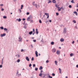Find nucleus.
<instances>
[{
	"label": "nucleus",
	"instance_id": "13d9d810",
	"mask_svg": "<svg viewBox=\"0 0 78 78\" xmlns=\"http://www.w3.org/2000/svg\"><path fill=\"white\" fill-rule=\"evenodd\" d=\"M75 28L76 29H78V28H77V27H76V26H75Z\"/></svg>",
	"mask_w": 78,
	"mask_h": 78
},
{
	"label": "nucleus",
	"instance_id": "f704fd0d",
	"mask_svg": "<svg viewBox=\"0 0 78 78\" xmlns=\"http://www.w3.org/2000/svg\"><path fill=\"white\" fill-rule=\"evenodd\" d=\"M20 59H19L17 60V62H20Z\"/></svg>",
	"mask_w": 78,
	"mask_h": 78
},
{
	"label": "nucleus",
	"instance_id": "49530a36",
	"mask_svg": "<svg viewBox=\"0 0 78 78\" xmlns=\"http://www.w3.org/2000/svg\"><path fill=\"white\" fill-rule=\"evenodd\" d=\"M35 66H36V65L35 64H34L33 65V67H35Z\"/></svg>",
	"mask_w": 78,
	"mask_h": 78
},
{
	"label": "nucleus",
	"instance_id": "0e129e2a",
	"mask_svg": "<svg viewBox=\"0 0 78 78\" xmlns=\"http://www.w3.org/2000/svg\"><path fill=\"white\" fill-rule=\"evenodd\" d=\"M59 72L60 73H61V70L59 71Z\"/></svg>",
	"mask_w": 78,
	"mask_h": 78
},
{
	"label": "nucleus",
	"instance_id": "9d476101",
	"mask_svg": "<svg viewBox=\"0 0 78 78\" xmlns=\"http://www.w3.org/2000/svg\"><path fill=\"white\" fill-rule=\"evenodd\" d=\"M21 19H20V18L19 19H17L16 20L17 21V20H18V22H20V21H21Z\"/></svg>",
	"mask_w": 78,
	"mask_h": 78
},
{
	"label": "nucleus",
	"instance_id": "39448f33",
	"mask_svg": "<svg viewBox=\"0 0 78 78\" xmlns=\"http://www.w3.org/2000/svg\"><path fill=\"white\" fill-rule=\"evenodd\" d=\"M66 32H67V31H66V28H64L63 30V34H65Z\"/></svg>",
	"mask_w": 78,
	"mask_h": 78
},
{
	"label": "nucleus",
	"instance_id": "ddd939ff",
	"mask_svg": "<svg viewBox=\"0 0 78 78\" xmlns=\"http://www.w3.org/2000/svg\"><path fill=\"white\" fill-rule=\"evenodd\" d=\"M27 20L28 21H30V17H28L27 19Z\"/></svg>",
	"mask_w": 78,
	"mask_h": 78
},
{
	"label": "nucleus",
	"instance_id": "79ce46f5",
	"mask_svg": "<svg viewBox=\"0 0 78 78\" xmlns=\"http://www.w3.org/2000/svg\"><path fill=\"white\" fill-rule=\"evenodd\" d=\"M69 8H72V5H69Z\"/></svg>",
	"mask_w": 78,
	"mask_h": 78
},
{
	"label": "nucleus",
	"instance_id": "f03ea898",
	"mask_svg": "<svg viewBox=\"0 0 78 78\" xmlns=\"http://www.w3.org/2000/svg\"><path fill=\"white\" fill-rule=\"evenodd\" d=\"M16 76H18V77H19L20 76H21V73L19 74V71H18L17 72V73H16Z\"/></svg>",
	"mask_w": 78,
	"mask_h": 78
},
{
	"label": "nucleus",
	"instance_id": "338daca9",
	"mask_svg": "<svg viewBox=\"0 0 78 78\" xmlns=\"http://www.w3.org/2000/svg\"><path fill=\"white\" fill-rule=\"evenodd\" d=\"M21 7L23 8V5H21Z\"/></svg>",
	"mask_w": 78,
	"mask_h": 78
},
{
	"label": "nucleus",
	"instance_id": "3c124183",
	"mask_svg": "<svg viewBox=\"0 0 78 78\" xmlns=\"http://www.w3.org/2000/svg\"><path fill=\"white\" fill-rule=\"evenodd\" d=\"M48 62H49L48 60H47L46 61V62H47V63H48Z\"/></svg>",
	"mask_w": 78,
	"mask_h": 78
},
{
	"label": "nucleus",
	"instance_id": "de8ad7c7",
	"mask_svg": "<svg viewBox=\"0 0 78 78\" xmlns=\"http://www.w3.org/2000/svg\"><path fill=\"white\" fill-rule=\"evenodd\" d=\"M21 52H22V51H24L23 49H22L21 50Z\"/></svg>",
	"mask_w": 78,
	"mask_h": 78
},
{
	"label": "nucleus",
	"instance_id": "72a5a7b5",
	"mask_svg": "<svg viewBox=\"0 0 78 78\" xmlns=\"http://www.w3.org/2000/svg\"><path fill=\"white\" fill-rule=\"evenodd\" d=\"M52 76H55V74L53 73L52 74Z\"/></svg>",
	"mask_w": 78,
	"mask_h": 78
},
{
	"label": "nucleus",
	"instance_id": "bf43d9fd",
	"mask_svg": "<svg viewBox=\"0 0 78 78\" xmlns=\"http://www.w3.org/2000/svg\"><path fill=\"white\" fill-rule=\"evenodd\" d=\"M47 18V19H48V18H49V15L48 16Z\"/></svg>",
	"mask_w": 78,
	"mask_h": 78
},
{
	"label": "nucleus",
	"instance_id": "5fc2aeb1",
	"mask_svg": "<svg viewBox=\"0 0 78 78\" xmlns=\"http://www.w3.org/2000/svg\"><path fill=\"white\" fill-rule=\"evenodd\" d=\"M1 11H4V9H1Z\"/></svg>",
	"mask_w": 78,
	"mask_h": 78
},
{
	"label": "nucleus",
	"instance_id": "2eb2a0df",
	"mask_svg": "<svg viewBox=\"0 0 78 78\" xmlns=\"http://www.w3.org/2000/svg\"><path fill=\"white\" fill-rule=\"evenodd\" d=\"M43 67H42V66H40V67L39 68V70H42V69H43Z\"/></svg>",
	"mask_w": 78,
	"mask_h": 78
},
{
	"label": "nucleus",
	"instance_id": "c9c22d12",
	"mask_svg": "<svg viewBox=\"0 0 78 78\" xmlns=\"http://www.w3.org/2000/svg\"><path fill=\"white\" fill-rule=\"evenodd\" d=\"M34 6L36 7V8H37V5L36 4H35L34 5Z\"/></svg>",
	"mask_w": 78,
	"mask_h": 78
},
{
	"label": "nucleus",
	"instance_id": "aec40b11",
	"mask_svg": "<svg viewBox=\"0 0 78 78\" xmlns=\"http://www.w3.org/2000/svg\"><path fill=\"white\" fill-rule=\"evenodd\" d=\"M55 6L57 8H59V7L58 6V5H57V4H56L55 5Z\"/></svg>",
	"mask_w": 78,
	"mask_h": 78
},
{
	"label": "nucleus",
	"instance_id": "412c9836",
	"mask_svg": "<svg viewBox=\"0 0 78 78\" xmlns=\"http://www.w3.org/2000/svg\"><path fill=\"white\" fill-rule=\"evenodd\" d=\"M51 3V1L48 0V3Z\"/></svg>",
	"mask_w": 78,
	"mask_h": 78
},
{
	"label": "nucleus",
	"instance_id": "4be33fe9",
	"mask_svg": "<svg viewBox=\"0 0 78 78\" xmlns=\"http://www.w3.org/2000/svg\"><path fill=\"white\" fill-rule=\"evenodd\" d=\"M45 15H46L47 16H48L49 15V14L48 13H45Z\"/></svg>",
	"mask_w": 78,
	"mask_h": 78
},
{
	"label": "nucleus",
	"instance_id": "a19ab883",
	"mask_svg": "<svg viewBox=\"0 0 78 78\" xmlns=\"http://www.w3.org/2000/svg\"><path fill=\"white\" fill-rule=\"evenodd\" d=\"M31 60H32V61H34V58L32 57V58Z\"/></svg>",
	"mask_w": 78,
	"mask_h": 78
},
{
	"label": "nucleus",
	"instance_id": "6ab92c4d",
	"mask_svg": "<svg viewBox=\"0 0 78 78\" xmlns=\"http://www.w3.org/2000/svg\"><path fill=\"white\" fill-rule=\"evenodd\" d=\"M37 70H38V68H35V70L36 71H37Z\"/></svg>",
	"mask_w": 78,
	"mask_h": 78
},
{
	"label": "nucleus",
	"instance_id": "393cba45",
	"mask_svg": "<svg viewBox=\"0 0 78 78\" xmlns=\"http://www.w3.org/2000/svg\"><path fill=\"white\" fill-rule=\"evenodd\" d=\"M73 22L74 23H76V21H75V20H73Z\"/></svg>",
	"mask_w": 78,
	"mask_h": 78
},
{
	"label": "nucleus",
	"instance_id": "0eeeda50",
	"mask_svg": "<svg viewBox=\"0 0 78 78\" xmlns=\"http://www.w3.org/2000/svg\"><path fill=\"white\" fill-rule=\"evenodd\" d=\"M38 53L37 51H35V55H36V57H38V54H37Z\"/></svg>",
	"mask_w": 78,
	"mask_h": 78
},
{
	"label": "nucleus",
	"instance_id": "20e7f679",
	"mask_svg": "<svg viewBox=\"0 0 78 78\" xmlns=\"http://www.w3.org/2000/svg\"><path fill=\"white\" fill-rule=\"evenodd\" d=\"M6 36V34L5 33L0 35L1 37H3V36Z\"/></svg>",
	"mask_w": 78,
	"mask_h": 78
},
{
	"label": "nucleus",
	"instance_id": "ea45409f",
	"mask_svg": "<svg viewBox=\"0 0 78 78\" xmlns=\"http://www.w3.org/2000/svg\"><path fill=\"white\" fill-rule=\"evenodd\" d=\"M1 64H3V61H1Z\"/></svg>",
	"mask_w": 78,
	"mask_h": 78
},
{
	"label": "nucleus",
	"instance_id": "b1692460",
	"mask_svg": "<svg viewBox=\"0 0 78 78\" xmlns=\"http://www.w3.org/2000/svg\"><path fill=\"white\" fill-rule=\"evenodd\" d=\"M3 18L4 19H6V18H7V17H6V16H4L3 17Z\"/></svg>",
	"mask_w": 78,
	"mask_h": 78
},
{
	"label": "nucleus",
	"instance_id": "774afa93",
	"mask_svg": "<svg viewBox=\"0 0 78 78\" xmlns=\"http://www.w3.org/2000/svg\"><path fill=\"white\" fill-rule=\"evenodd\" d=\"M58 69L59 70V71L61 70V68H59Z\"/></svg>",
	"mask_w": 78,
	"mask_h": 78
},
{
	"label": "nucleus",
	"instance_id": "8fccbe9b",
	"mask_svg": "<svg viewBox=\"0 0 78 78\" xmlns=\"http://www.w3.org/2000/svg\"><path fill=\"white\" fill-rule=\"evenodd\" d=\"M74 43H75V41H73L72 42V44H74Z\"/></svg>",
	"mask_w": 78,
	"mask_h": 78
},
{
	"label": "nucleus",
	"instance_id": "2f4dec72",
	"mask_svg": "<svg viewBox=\"0 0 78 78\" xmlns=\"http://www.w3.org/2000/svg\"><path fill=\"white\" fill-rule=\"evenodd\" d=\"M33 32L34 33H35V30H34V29H33Z\"/></svg>",
	"mask_w": 78,
	"mask_h": 78
},
{
	"label": "nucleus",
	"instance_id": "6e6d98bb",
	"mask_svg": "<svg viewBox=\"0 0 78 78\" xmlns=\"http://www.w3.org/2000/svg\"><path fill=\"white\" fill-rule=\"evenodd\" d=\"M31 64H30L29 66L31 67Z\"/></svg>",
	"mask_w": 78,
	"mask_h": 78
},
{
	"label": "nucleus",
	"instance_id": "4c0bfd02",
	"mask_svg": "<svg viewBox=\"0 0 78 78\" xmlns=\"http://www.w3.org/2000/svg\"><path fill=\"white\" fill-rule=\"evenodd\" d=\"M49 78H53L52 76H51L50 75H49Z\"/></svg>",
	"mask_w": 78,
	"mask_h": 78
},
{
	"label": "nucleus",
	"instance_id": "c756f323",
	"mask_svg": "<svg viewBox=\"0 0 78 78\" xmlns=\"http://www.w3.org/2000/svg\"><path fill=\"white\" fill-rule=\"evenodd\" d=\"M71 2L72 3H75V2L73 1V0H72V1H71Z\"/></svg>",
	"mask_w": 78,
	"mask_h": 78
},
{
	"label": "nucleus",
	"instance_id": "6e6552de",
	"mask_svg": "<svg viewBox=\"0 0 78 78\" xmlns=\"http://www.w3.org/2000/svg\"><path fill=\"white\" fill-rule=\"evenodd\" d=\"M56 53L57 55H59L60 54V51H57Z\"/></svg>",
	"mask_w": 78,
	"mask_h": 78
},
{
	"label": "nucleus",
	"instance_id": "cd10ccee",
	"mask_svg": "<svg viewBox=\"0 0 78 78\" xmlns=\"http://www.w3.org/2000/svg\"><path fill=\"white\" fill-rule=\"evenodd\" d=\"M39 22L40 23H42V21H41V20H39Z\"/></svg>",
	"mask_w": 78,
	"mask_h": 78
},
{
	"label": "nucleus",
	"instance_id": "dca6fc26",
	"mask_svg": "<svg viewBox=\"0 0 78 78\" xmlns=\"http://www.w3.org/2000/svg\"><path fill=\"white\" fill-rule=\"evenodd\" d=\"M52 3H56V0H53Z\"/></svg>",
	"mask_w": 78,
	"mask_h": 78
},
{
	"label": "nucleus",
	"instance_id": "f8f14e48",
	"mask_svg": "<svg viewBox=\"0 0 78 78\" xmlns=\"http://www.w3.org/2000/svg\"><path fill=\"white\" fill-rule=\"evenodd\" d=\"M62 7H61L60 8H58V11H61V9H62Z\"/></svg>",
	"mask_w": 78,
	"mask_h": 78
},
{
	"label": "nucleus",
	"instance_id": "423d86ee",
	"mask_svg": "<svg viewBox=\"0 0 78 78\" xmlns=\"http://www.w3.org/2000/svg\"><path fill=\"white\" fill-rule=\"evenodd\" d=\"M26 59L27 61H30V58H28V57H26Z\"/></svg>",
	"mask_w": 78,
	"mask_h": 78
},
{
	"label": "nucleus",
	"instance_id": "a18cd8bd",
	"mask_svg": "<svg viewBox=\"0 0 78 78\" xmlns=\"http://www.w3.org/2000/svg\"><path fill=\"white\" fill-rule=\"evenodd\" d=\"M35 3V2H34L33 3V5L34 6V5H35V4H34Z\"/></svg>",
	"mask_w": 78,
	"mask_h": 78
},
{
	"label": "nucleus",
	"instance_id": "a211bd4d",
	"mask_svg": "<svg viewBox=\"0 0 78 78\" xmlns=\"http://www.w3.org/2000/svg\"><path fill=\"white\" fill-rule=\"evenodd\" d=\"M34 22V21L33 20H31L30 21V23H33Z\"/></svg>",
	"mask_w": 78,
	"mask_h": 78
},
{
	"label": "nucleus",
	"instance_id": "9b49d317",
	"mask_svg": "<svg viewBox=\"0 0 78 78\" xmlns=\"http://www.w3.org/2000/svg\"><path fill=\"white\" fill-rule=\"evenodd\" d=\"M60 41L61 42H64V40L63 38H61Z\"/></svg>",
	"mask_w": 78,
	"mask_h": 78
},
{
	"label": "nucleus",
	"instance_id": "f257e3e1",
	"mask_svg": "<svg viewBox=\"0 0 78 78\" xmlns=\"http://www.w3.org/2000/svg\"><path fill=\"white\" fill-rule=\"evenodd\" d=\"M18 41L19 42H22V37H21V36H20L18 37Z\"/></svg>",
	"mask_w": 78,
	"mask_h": 78
},
{
	"label": "nucleus",
	"instance_id": "58836bf2",
	"mask_svg": "<svg viewBox=\"0 0 78 78\" xmlns=\"http://www.w3.org/2000/svg\"><path fill=\"white\" fill-rule=\"evenodd\" d=\"M56 16H58L59 15V13L58 12H56Z\"/></svg>",
	"mask_w": 78,
	"mask_h": 78
},
{
	"label": "nucleus",
	"instance_id": "e2e57ef3",
	"mask_svg": "<svg viewBox=\"0 0 78 78\" xmlns=\"http://www.w3.org/2000/svg\"><path fill=\"white\" fill-rule=\"evenodd\" d=\"M23 20H25V18H23Z\"/></svg>",
	"mask_w": 78,
	"mask_h": 78
},
{
	"label": "nucleus",
	"instance_id": "e433bc0d",
	"mask_svg": "<svg viewBox=\"0 0 78 78\" xmlns=\"http://www.w3.org/2000/svg\"><path fill=\"white\" fill-rule=\"evenodd\" d=\"M33 42H36V40H33Z\"/></svg>",
	"mask_w": 78,
	"mask_h": 78
},
{
	"label": "nucleus",
	"instance_id": "37998d69",
	"mask_svg": "<svg viewBox=\"0 0 78 78\" xmlns=\"http://www.w3.org/2000/svg\"><path fill=\"white\" fill-rule=\"evenodd\" d=\"M49 22H50V23H51V22H52L51 20H49Z\"/></svg>",
	"mask_w": 78,
	"mask_h": 78
},
{
	"label": "nucleus",
	"instance_id": "5701e85b",
	"mask_svg": "<svg viewBox=\"0 0 78 78\" xmlns=\"http://www.w3.org/2000/svg\"><path fill=\"white\" fill-rule=\"evenodd\" d=\"M55 65H57V63H58L57 62V61H55Z\"/></svg>",
	"mask_w": 78,
	"mask_h": 78
},
{
	"label": "nucleus",
	"instance_id": "864d4df0",
	"mask_svg": "<svg viewBox=\"0 0 78 78\" xmlns=\"http://www.w3.org/2000/svg\"><path fill=\"white\" fill-rule=\"evenodd\" d=\"M73 13L74 14H76V13H77V12H74Z\"/></svg>",
	"mask_w": 78,
	"mask_h": 78
},
{
	"label": "nucleus",
	"instance_id": "7c9ffc66",
	"mask_svg": "<svg viewBox=\"0 0 78 78\" xmlns=\"http://www.w3.org/2000/svg\"><path fill=\"white\" fill-rule=\"evenodd\" d=\"M4 30H5V31H7V30H8V29H6V28H4Z\"/></svg>",
	"mask_w": 78,
	"mask_h": 78
},
{
	"label": "nucleus",
	"instance_id": "473e14b6",
	"mask_svg": "<svg viewBox=\"0 0 78 78\" xmlns=\"http://www.w3.org/2000/svg\"><path fill=\"white\" fill-rule=\"evenodd\" d=\"M0 28L1 29V30H3L4 29L3 27H1Z\"/></svg>",
	"mask_w": 78,
	"mask_h": 78
},
{
	"label": "nucleus",
	"instance_id": "09e8293b",
	"mask_svg": "<svg viewBox=\"0 0 78 78\" xmlns=\"http://www.w3.org/2000/svg\"><path fill=\"white\" fill-rule=\"evenodd\" d=\"M2 65H0V68H2Z\"/></svg>",
	"mask_w": 78,
	"mask_h": 78
},
{
	"label": "nucleus",
	"instance_id": "f3484780",
	"mask_svg": "<svg viewBox=\"0 0 78 78\" xmlns=\"http://www.w3.org/2000/svg\"><path fill=\"white\" fill-rule=\"evenodd\" d=\"M73 56V53H71V54H70V56H71V57L72 56Z\"/></svg>",
	"mask_w": 78,
	"mask_h": 78
},
{
	"label": "nucleus",
	"instance_id": "4468645a",
	"mask_svg": "<svg viewBox=\"0 0 78 78\" xmlns=\"http://www.w3.org/2000/svg\"><path fill=\"white\" fill-rule=\"evenodd\" d=\"M32 33H33V31H31V32H30L29 33V34H30V35L32 34Z\"/></svg>",
	"mask_w": 78,
	"mask_h": 78
},
{
	"label": "nucleus",
	"instance_id": "680f3d73",
	"mask_svg": "<svg viewBox=\"0 0 78 78\" xmlns=\"http://www.w3.org/2000/svg\"><path fill=\"white\" fill-rule=\"evenodd\" d=\"M42 72H43V71L42 70H41V73H42Z\"/></svg>",
	"mask_w": 78,
	"mask_h": 78
},
{
	"label": "nucleus",
	"instance_id": "1a4fd4ad",
	"mask_svg": "<svg viewBox=\"0 0 78 78\" xmlns=\"http://www.w3.org/2000/svg\"><path fill=\"white\" fill-rule=\"evenodd\" d=\"M36 33H37V34H38V33H39V32H38V29H36Z\"/></svg>",
	"mask_w": 78,
	"mask_h": 78
},
{
	"label": "nucleus",
	"instance_id": "a878e982",
	"mask_svg": "<svg viewBox=\"0 0 78 78\" xmlns=\"http://www.w3.org/2000/svg\"><path fill=\"white\" fill-rule=\"evenodd\" d=\"M51 45H54V42H51Z\"/></svg>",
	"mask_w": 78,
	"mask_h": 78
},
{
	"label": "nucleus",
	"instance_id": "bb28decb",
	"mask_svg": "<svg viewBox=\"0 0 78 78\" xmlns=\"http://www.w3.org/2000/svg\"><path fill=\"white\" fill-rule=\"evenodd\" d=\"M17 56L18 58H20V55L19 54H18Z\"/></svg>",
	"mask_w": 78,
	"mask_h": 78
},
{
	"label": "nucleus",
	"instance_id": "052dcab7",
	"mask_svg": "<svg viewBox=\"0 0 78 78\" xmlns=\"http://www.w3.org/2000/svg\"><path fill=\"white\" fill-rule=\"evenodd\" d=\"M32 48H33V45L32 44H31L30 45Z\"/></svg>",
	"mask_w": 78,
	"mask_h": 78
},
{
	"label": "nucleus",
	"instance_id": "69168bd1",
	"mask_svg": "<svg viewBox=\"0 0 78 78\" xmlns=\"http://www.w3.org/2000/svg\"><path fill=\"white\" fill-rule=\"evenodd\" d=\"M76 67H77V68H78V65H77L76 66Z\"/></svg>",
	"mask_w": 78,
	"mask_h": 78
},
{
	"label": "nucleus",
	"instance_id": "c85d7f7f",
	"mask_svg": "<svg viewBox=\"0 0 78 78\" xmlns=\"http://www.w3.org/2000/svg\"><path fill=\"white\" fill-rule=\"evenodd\" d=\"M42 73H40V74L39 75V76H42Z\"/></svg>",
	"mask_w": 78,
	"mask_h": 78
},
{
	"label": "nucleus",
	"instance_id": "c03bdc74",
	"mask_svg": "<svg viewBox=\"0 0 78 78\" xmlns=\"http://www.w3.org/2000/svg\"><path fill=\"white\" fill-rule=\"evenodd\" d=\"M29 14H30L29 12H27V15H29Z\"/></svg>",
	"mask_w": 78,
	"mask_h": 78
},
{
	"label": "nucleus",
	"instance_id": "603ef678",
	"mask_svg": "<svg viewBox=\"0 0 78 78\" xmlns=\"http://www.w3.org/2000/svg\"><path fill=\"white\" fill-rule=\"evenodd\" d=\"M19 10L20 11V12H22V10H20V9Z\"/></svg>",
	"mask_w": 78,
	"mask_h": 78
},
{
	"label": "nucleus",
	"instance_id": "7ed1b4c3",
	"mask_svg": "<svg viewBox=\"0 0 78 78\" xmlns=\"http://www.w3.org/2000/svg\"><path fill=\"white\" fill-rule=\"evenodd\" d=\"M52 51L53 53H55V52L56 51V49L55 48L53 49H52Z\"/></svg>",
	"mask_w": 78,
	"mask_h": 78
},
{
	"label": "nucleus",
	"instance_id": "4d7b16f0",
	"mask_svg": "<svg viewBox=\"0 0 78 78\" xmlns=\"http://www.w3.org/2000/svg\"><path fill=\"white\" fill-rule=\"evenodd\" d=\"M0 5L1 6H3V4H1Z\"/></svg>",
	"mask_w": 78,
	"mask_h": 78
}]
</instances>
